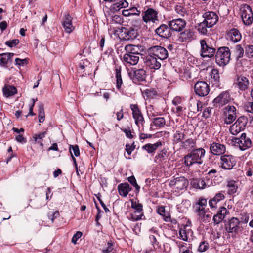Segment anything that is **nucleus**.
Returning a JSON list of instances; mask_svg holds the SVG:
<instances>
[{
    "label": "nucleus",
    "instance_id": "f257e3e1",
    "mask_svg": "<svg viewBox=\"0 0 253 253\" xmlns=\"http://www.w3.org/2000/svg\"><path fill=\"white\" fill-rule=\"evenodd\" d=\"M205 155V150L203 148L196 149L192 151L184 157V164L187 166H190L193 164H202V159Z\"/></svg>",
    "mask_w": 253,
    "mask_h": 253
},
{
    "label": "nucleus",
    "instance_id": "f03ea898",
    "mask_svg": "<svg viewBox=\"0 0 253 253\" xmlns=\"http://www.w3.org/2000/svg\"><path fill=\"white\" fill-rule=\"evenodd\" d=\"M230 51L228 47H222L219 48L215 55L216 63L220 66L227 65L230 60Z\"/></svg>",
    "mask_w": 253,
    "mask_h": 253
},
{
    "label": "nucleus",
    "instance_id": "7ed1b4c3",
    "mask_svg": "<svg viewBox=\"0 0 253 253\" xmlns=\"http://www.w3.org/2000/svg\"><path fill=\"white\" fill-rule=\"evenodd\" d=\"M240 14L243 23L250 25L253 22V13L250 5L247 4H242L240 8Z\"/></svg>",
    "mask_w": 253,
    "mask_h": 253
},
{
    "label": "nucleus",
    "instance_id": "20e7f679",
    "mask_svg": "<svg viewBox=\"0 0 253 253\" xmlns=\"http://www.w3.org/2000/svg\"><path fill=\"white\" fill-rule=\"evenodd\" d=\"M131 207L134 210L130 214V218L132 221H137L142 219L144 216L143 212V205L138 201L132 200L131 201Z\"/></svg>",
    "mask_w": 253,
    "mask_h": 253
},
{
    "label": "nucleus",
    "instance_id": "39448f33",
    "mask_svg": "<svg viewBox=\"0 0 253 253\" xmlns=\"http://www.w3.org/2000/svg\"><path fill=\"white\" fill-rule=\"evenodd\" d=\"M188 184V180L185 177L179 176L171 180L169 185L175 191H179L186 188Z\"/></svg>",
    "mask_w": 253,
    "mask_h": 253
},
{
    "label": "nucleus",
    "instance_id": "423d86ee",
    "mask_svg": "<svg viewBox=\"0 0 253 253\" xmlns=\"http://www.w3.org/2000/svg\"><path fill=\"white\" fill-rule=\"evenodd\" d=\"M247 122L248 119L247 117L241 116L238 118L235 123L233 124L230 128L231 133L236 135L240 132L244 130Z\"/></svg>",
    "mask_w": 253,
    "mask_h": 253
},
{
    "label": "nucleus",
    "instance_id": "0eeeda50",
    "mask_svg": "<svg viewBox=\"0 0 253 253\" xmlns=\"http://www.w3.org/2000/svg\"><path fill=\"white\" fill-rule=\"evenodd\" d=\"M224 121L226 124L233 123L237 117V110L235 107L231 105L226 106L224 109Z\"/></svg>",
    "mask_w": 253,
    "mask_h": 253
},
{
    "label": "nucleus",
    "instance_id": "6e6552de",
    "mask_svg": "<svg viewBox=\"0 0 253 253\" xmlns=\"http://www.w3.org/2000/svg\"><path fill=\"white\" fill-rule=\"evenodd\" d=\"M148 53L157 57L159 60L166 59L168 57V52L167 49L162 46H154L148 49Z\"/></svg>",
    "mask_w": 253,
    "mask_h": 253
},
{
    "label": "nucleus",
    "instance_id": "1a4fd4ad",
    "mask_svg": "<svg viewBox=\"0 0 253 253\" xmlns=\"http://www.w3.org/2000/svg\"><path fill=\"white\" fill-rule=\"evenodd\" d=\"M201 56L203 57H211L215 52V49L205 39L200 41Z\"/></svg>",
    "mask_w": 253,
    "mask_h": 253
},
{
    "label": "nucleus",
    "instance_id": "9d476101",
    "mask_svg": "<svg viewBox=\"0 0 253 253\" xmlns=\"http://www.w3.org/2000/svg\"><path fill=\"white\" fill-rule=\"evenodd\" d=\"M220 164L222 169H231L236 165V161L235 158L232 155H224L220 157Z\"/></svg>",
    "mask_w": 253,
    "mask_h": 253
},
{
    "label": "nucleus",
    "instance_id": "9b49d317",
    "mask_svg": "<svg viewBox=\"0 0 253 253\" xmlns=\"http://www.w3.org/2000/svg\"><path fill=\"white\" fill-rule=\"evenodd\" d=\"M130 108L132 112V117L135 120V123L138 126L140 125L143 126L144 123L143 116L137 104H131Z\"/></svg>",
    "mask_w": 253,
    "mask_h": 253
},
{
    "label": "nucleus",
    "instance_id": "f8f14e48",
    "mask_svg": "<svg viewBox=\"0 0 253 253\" xmlns=\"http://www.w3.org/2000/svg\"><path fill=\"white\" fill-rule=\"evenodd\" d=\"M104 2L111 3L112 4L108 10L113 12H116L121 8H126L128 6V3L126 0H103Z\"/></svg>",
    "mask_w": 253,
    "mask_h": 253
},
{
    "label": "nucleus",
    "instance_id": "ddd939ff",
    "mask_svg": "<svg viewBox=\"0 0 253 253\" xmlns=\"http://www.w3.org/2000/svg\"><path fill=\"white\" fill-rule=\"evenodd\" d=\"M230 99L229 93L227 91H223L214 98L213 103L214 106L221 107L228 104Z\"/></svg>",
    "mask_w": 253,
    "mask_h": 253
},
{
    "label": "nucleus",
    "instance_id": "4468645a",
    "mask_svg": "<svg viewBox=\"0 0 253 253\" xmlns=\"http://www.w3.org/2000/svg\"><path fill=\"white\" fill-rule=\"evenodd\" d=\"M158 12L154 9L148 8L142 13L143 20L146 23H155L158 21Z\"/></svg>",
    "mask_w": 253,
    "mask_h": 253
},
{
    "label": "nucleus",
    "instance_id": "2eb2a0df",
    "mask_svg": "<svg viewBox=\"0 0 253 253\" xmlns=\"http://www.w3.org/2000/svg\"><path fill=\"white\" fill-rule=\"evenodd\" d=\"M168 25L171 30L180 32L185 28L186 25V22L185 20L181 18L173 19L169 21Z\"/></svg>",
    "mask_w": 253,
    "mask_h": 253
},
{
    "label": "nucleus",
    "instance_id": "dca6fc26",
    "mask_svg": "<svg viewBox=\"0 0 253 253\" xmlns=\"http://www.w3.org/2000/svg\"><path fill=\"white\" fill-rule=\"evenodd\" d=\"M194 90L196 94L199 96H205L209 93L210 88L206 82L199 81L195 84Z\"/></svg>",
    "mask_w": 253,
    "mask_h": 253
},
{
    "label": "nucleus",
    "instance_id": "f3484780",
    "mask_svg": "<svg viewBox=\"0 0 253 253\" xmlns=\"http://www.w3.org/2000/svg\"><path fill=\"white\" fill-rule=\"evenodd\" d=\"M240 223V222L238 218L232 217L225 225V229L229 233H237L241 231Z\"/></svg>",
    "mask_w": 253,
    "mask_h": 253
},
{
    "label": "nucleus",
    "instance_id": "a211bd4d",
    "mask_svg": "<svg viewBox=\"0 0 253 253\" xmlns=\"http://www.w3.org/2000/svg\"><path fill=\"white\" fill-rule=\"evenodd\" d=\"M234 140L235 143L239 146L242 150H246L251 146V140L246 137V135L244 133L242 134L240 138H236Z\"/></svg>",
    "mask_w": 253,
    "mask_h": 253
},
{
    "label": "nucleus",
    "instance_id": "6ab92c4d",
    "mask_svg": "<svg viewBox=\"0 0 253 253\" xmlns=\"http://www.w3.org/2000/svg\"><path fill=\"white\" fill-rule=\"evenodd\" d=\"M160 61L158 58L148 53V54L146 56L145 63L150 69L157 70L161 67Z\"/></svg>",
    "mask_w": 253,
    "mask_h": 253
},
{
    "label": "nucleus",
    "instance_id": "aec40b11",
    "mask_svg": "<svg viewBox=\"0 0 253 253\" xmlns=\"http://www.w3.org/2000/svg\"><path fill=\"white\" fill-rule=\"evenodd\" d=\"M103 11L108 23L120 24L123 23V20L122 17L117 15H112V13H114L115 12L108 10L107 6L103 8Z\"/></svg>",
    "mask_w": 253,
    "mask_h": 253
},
{
    "label": "nucleus",
    "instance_id": "412c9836",
    "mask_svg": "<svg viewBox=\"0 0 253 253\" xmlns=\"http://www.w3.org/2000/svg\"><path fill=\"white\" fill-rule=\"evenodd\" d=\"M235 84L240 91H245L249 88L250 81L247 77L244 76H238Z\"/></svg>",
    "mask_w": 253,
    "mask_h": 253
},
{
    "label": "nucleus",
    "instance_id": "4be33fe9",
    "mask_svg": "<svg viewBox=\"0 0 253 253\" xmlns=\"http://www.w3.org/2000/svg\"><path fill=\"white\" fill-rule=\"evenodd\" d=\"M203 16L204 18V21L209 25V27H211V28L213 26L218 20L217 15L212 11L207 12L204 13Z\"/></svg>",
    "mask_w": 253,
    "mask_h": 253
},
{
    "label": "nucleus",
    "instance_id": "5701e85b",
    "mask_svg": "<svg viewBox=\"0 0 253 253\" xmlns=\"http://www.w3.org/2000/svg\"><path fill=\"white\" fill-rule=\"evenodd\" d=\"M72 19L69 14H66L64 15L62 20V25L65 32L68 34L71 33L75 29V27L72 23Z\"/></svg>",
    "mask_w": 253,
    "mask_h": 253
},
{
    "label": "nucleus",
    "instance_id": "b1692460",
    "mask_svg": "<svg viewBox=\"0 0 253 253\" xmlns=\"http://www.w3.org/2000/svg\"><path fill=\"white\" fill-rule=\"evenodd\" d=\"M130 77L134 83L142 82L145 80L146 71L143 69H138L129 73Z\"/></svg>",
    "mask_w": 253,
    "mask_h": 253
},
{
    "label": "nucleus",
    "instance_id": "393cba45",
    "mask_svg": "<svg viewBox=\"0 0 253 253\" xmlns=\"http://www.w3.org/2000/svg\"><path fill=\"white\" fill-rule=\"evenodd\" d=\"M229 213V212L226 208L224 207H220L216 214L213 217L214 224H218L220 223Z\"/></svg>",
    "mask_w": 253,
    "mask_h": 253
},
{
    "label": "nucleus",
    "instance_id": "a878e982",
    "mask_svg": "<svg viewBox=\"0 0 253 253\" xmlns=\"http://www.w3.org/2000/svg\"><path fill=\"white\" fill-rule=\"evenodd\" d=\"M210 151L213 155H220L225 152L226 148L223 144L213 142L211 144Z\"/></svg>",
    "mask_w": 253,
    "mask_h": 253
},
{
    "label": "nucleus",
    "instance_id": "bb28decb",
    "mask_svg": "<svg viewBox=\"0 0 253 253\" xmlns=\"http://www.w3.org/2000/svg\"><path fill=\"white\" fill-rule=\"evenodd\" d=\"M170 28L165 24H162L155 30L156 33L160 37L164 38H168L171 36Z\"/></svg>",
    "mask_w": 253,
    "mask_h": 253
},
{
    "label": "nucleus",
    "instance_id": "cd10ccee",
    "mask_svg": "<svg viewBox=\"0 0 253 253\" xmlns=\"http://www.w3.org/2000/svg\"><path fill=\"white\" fill-rule=\"evenodd\" d=\"M123 38L125 40H131L135 39L138 36L137 31L132 28L129 29H125L124 31H122Z\"/></svg>",
    "mask_w": 253,
    "mask_h": 253
},
{
    "label": "nucleus",
    "instance_id": "c85d7f7f",
    "mask_svg": "<svg viewBox=\"0 0 253 253\" xmlns=\"http://www.w3.org/2000/svg\"><path fill=\"white\" fill-rule=\"evenodd\" d=\"M228 38L234 42H237L241 39V34L237 29H232L227 32Z\"/></svg>",
    "mask_w": 253,
    "mask_h": 253
},
{
    "label": "nucleus",
    "instance_id": "c756f323",
    "mask_svg": "<svg viewBox=\"0 0 253 253\" xmlns=\"http://www.w3.org/2000/svg\"><path fill=\"white\" fill-rule=\"evenodd\" d=\"M139 57L137 55L125 54L123 56V61L127 64L135 65L138 62Z\"/></svg>",
    "mask_w": 253,
    "mask_h": 253
},
{
    "label": "nucleus",
    "instance_id": "7c9ffc66",
    "mask_svg": "<svg viewBox=\"0 0 253 253\" xmlns=\"http://www.w3.org/2000/svg\"><path fill=\"white\" fill-rule=\"evenodd\" d=\"M207 204V199L202 197L199 199L198 202L195 205V211L197 214L206 210Z\"/></svg>",
    "mask_w": 253,
    "mask_h": 253
},
{
    "label": "nucleus",
    "instance_id": "2f4dec72",
    "mask_svg": "<svg viewBox=\"0 0 253 253\" xmlns=\"http://www.w3.org/2000/svg\"><path fill=\"white\" fill-rule=\"evenodd\" d=\"M225 198V196L223 191L217 193L215 196L209 202V206L211 208H215L216 206L217 203L223 200Z\"/></svg>",
    "mask_w": 253,
    "mask_h": 253
},
{
    "label": "nucleus",
    "instance_id": "473e14b6",
    "mask_svg": "<svg viewBox=\"0 0 253 253\" xmlns=\"http://www.w3.org/2000/svg\"><path fill=\"white\" fill-rule=\"evenodd\" d=\"M162 145L161 141H158L154 144L148 143L142 146V149L146 150L148 153H152Z\"/></svg>",
    "mask_w": 253,
    "mask_h": 253
},
{
    "label": "nucleus",
    "instance_id": "72a5a7b5",
    "mask_svg": "<svg viewBox=\"0 0 253 253\" xmlns=\"http://www.w3.org/2000/svg\"><path fill=\"white\" fill-rule=\"evenodd\" d=\"M126 54L138 55L140 54V49L138 46L132 44H127L125 47Z\"/></svg>",
    "mask_w": 253,
    "mask_h": 253
},
{
    "label": "nucleus",
    "instance_id": "f704fd0d",
    "mask_svg": "<svg viewBox=\"0 0 253 253\" xmlns=\"http://www.w3.org/2000/svg\"><path fill=\"white\" fill-rule=\"evenodd\" d=\"M202 107V103L193 98H191L189 101V110L194 113L199 111V109Z\"/></svg>",
    "mask_w": 253,
    "mask_h": 253
},
{
    "label": "nucleus",
    "instance_id": "c9c22d12",
    "mask_svg": "<svg viewBox=\"0 0 253 253\" xmlns=\"http://www.w3.org/2000/svg\"><path fill=\"white\" fill-rule=\"evenodd\" d=\"M239 182L231 180L227 182L228 193L229 194L232 195L237 192L238 188Z\"/></svg>",
    "mask_w": 253,
    "mask_h": 253
},
{
    "label": "nucleus",
    "instance_id": "e433bc0d",
    "mask_svg": "<svg viewBox=\"0 0 253 253\" xmlns=\"http://www.w3.org/2000/svg\"><path fill=\"white\" fill-rule=\"evenodd\" d=\"M167 156V150L164 149L155 157V162L158 164H162L166 161Z\"/></svg>",
    "mask_w": 253,
    "mask_h": 253
},
{
    "label": "nucleus",
    "instance_id": "4c0bfd02",
    "mask_svg": "<svg viewBox=\"0 0 253 253\" xmlns=\"http://www.w3.org/2000/svg\"><path fill=\"white\" fill-rule=\"evenodd\" d=\"M131 188L127 183L121 184L118 186L119 193L120 195L126 197Z\"/></svg>",
    "mask_w": 253,
    "mask_h": 253
},
{
    "label": "nucleus",
    "instance_id": "58836bf2",
    "mask_svg": "<svg viewBox=\"0 0 253 253\" xmlns=\"http://www.w3.org/2000/svg\"><path fill=\"white\" fill-rule=\"evenodd\" d=\"M115 77L116 78V87L118 89L121 88L123 84L121 76V67L118 65L115 66Z\"/></svg>",
    "mask_w": 253,
    "mask_h": 253
},
{
    "label": "nucleus",
    "instance_id": "ea45409f",
    "mask_svg": "<svg viewBox=\"0 0 253 253\" xmlns=\"http://www.w3.org/2000/svg\"><path fill=\"white\" fill-rule=\"evenodd\" d=\"M4 95L8 97L14 95L17 93V89L14 86L9 85H5L2 89Z\"/></svg>",
    "mask_w": 253,
    "mask_h": 253
},
{
    "label": "nucleus",
    "instance_id": "a19ab883",
    "mask_svg": "<svg viewBox=\"0 0 253 253\" xmlns=\"http://www.w3.org/2000/svg\"><path fill=\"white\" fill-rule=\"evenodd\" d=\"M157 211L159 214H160V215H161L163 217V219L166 222H169L170 221V220H171L170 216L169 214L166 213L165 206H158L157 208Z\"/></svg>",
    "mask_w": 253,
    "mask_h": 253
},
{
    "label": "nucleus",
    "instance_id": "79ce46f5",
    "mask_svg": "<svg viewBox=\"0 0 253 253\" xmlns=\"http://www.w3.org/2000/svg\"><path fill=\"white\" fill-rule=\"evenodd\" d=\"M199 219L204 222H208L212 217V213L207 210L197 214Z\"/></svg>",
    "mask_w": 253,
    "mask_h": 253
},
{
    "label": "nucleus",
    "instance_id": "37998d69",
    "mask_svg": "<svg viewBox=\"0 0 253 253\" xmlns=\"http://www.w3.org/2000/svg\"><path fill=\"white\" fill-rule=\"evenodd\" d=\"M13 53H4L0 54V65L5 66L8 60L14 56Z\"/></svg>",
    "mask_w": 253,
    "mask_h": 253
},
{
    "label": "nucleus",
    "instance_id": "c03bdc74",
    "mask_svg": "<svg viewBox=\"0 0 253 253\" xmlns=\"http://www.w3.org/2000/svg\"><path fill=\"white\" fill-rule=\"evenodd\" d=\"M212 79L211 82H214V84L218 86L220 82V76L219 71L217 69L214 68L211 71V74Z\"/></svg>",
    "mask_w": 253,
    "mask_h": 253
},
{
    "label": "nucleus",
    "instance_id": "a18cd8bd",
    "mask_svg": "<svg viewBox=\"0 0 253 253\" xmlns=\"http://www.w3.org/2000/svg\"><path fill=\"white\" fill-rule=\"evenodd\" d=\"M211 28L209 25L204 21L200 23L197 26V30L202 35H206L208 33V29Z\"/></svg>",
    "mask_w": 253,
    "mask_h": 253
},
{
    "label": "nucleus",
    "instance_id": "49530a36",
    "mask_svg": "<svg viewBox=\"0 0 253 253\" xmlns=\"http://www.w3.org/2000/svg\"><path fill=\"white\" fill-rule=\"evenodd\" d=\"M195 145V140L192 138H190L183 142L181 144V147L184 149L189 150L194 148Z\"/></svg>",
    "mask_w": 253,
    "mask_h": 253
},
{
    "label": "nucleus",
    "instance_id": "de8ad7c7",
    "mask_svg": "<svg viewBox=\"0 0 253 253\" xmlns=\"http://www.w3.org/2000/svg\"><path fill=\"white\" fill-rule=\"evenodd\" d=\"M38 117L39 122L40 123H42L44 121L45 114L44 107L42 103H40L38 105Z\"/></svg>",
    "mask_w": 253,
    "mask_h": 253
},
{
    "label": "nucleus",
    "instance_id": "09e8293b",
    "mask_svg": "<svg viewBox=\"0 0 253 253\" xmlns=\"http://www.w3.org/2000/svg\"><path fill=\"white\" fill-rule=\"evenodd\" d=\"M47 132L46 131H44L43 132H41L38 134H35L33 137V139H34L35 141L37 142L38 143H39L40 145L43 147V145L42 142V141L40 140H42L43 138H44Z\"/></svg>",
    "mask_w": 253,
    "mask_h": 253
},
{
    "label": "nucleus",
    "instance_id": "8fccbe9b",
    "mask_svg": "<svg viewBox=\"0 0 253 253\" xmlns=\"http://www.w3.org/2000/svg\"><path fill=\"white\" fill-rule=\"evenodd\" d=\"M153 123L157 127H161L165 125V120L163 117H157L153 119Z\"/></svg>",
    "mask_w": 253,
    "mask_h": 253
},
{
    "label": "nucleus",
    "instance_id": "3c124183",
    "mask_svg": "<svg viewBox=\"0 0 253 253\" xmlns=\"http://www.w3.org/2000/svg\"><path fill=\"white\" fill-rule=\"evenodd\" d=\"M184 138V134L180 131H176L173 135V141L174 143H177L181 142Z\"/></svg>",
    "mask_w": 253,
    "mask_h": 253
},
{
    "label": "nucleus",
    "instance_id": "603ef678",
    "mask_svg": "<svg viewBox=\"0 0 253 253\" xmlns=\"http://www.w3.org/2000/svg\"><path fill=\"white\" fill-rule=\"evenodd\" d=\"M234 51L237 59L243 57L244 54V49L241 45L238 44L236 45L234 48Z\"/></svg>",
    "mask_w": 253,
    "mask_h": 253
},
{
    "label": "nucleus",
    "instance_id": "864d4df0",
    "mask_svg": "<svg viewBox=\"0 0 253 253\" xmlns=\"http://www.w3.org/2000/svg\"><path fill=\"white\" fill-rule=\"evenodd\" d=\"M186 227H187L184 226L183 228H181L179 230V235L180 237L184 241H187L188 240L187 234L189 232H187Z\"/></svg>",
    "mask_w": 253,
    "mask_h": 253
},
{
    "label": "nucleus",
    "instance_id": "5fc2aeb1",
    "mask_svg": "<svg viewBox=\"0 0 253 253\" xmlns=\"http://www.w3.org/2000/svg\"><path fill=\"white\" fill-rule=\"evenodd\" d=\"M69 150L71 155L73 154L72 152V151L75 156L78 157L80 156L79 148L77 145H70L69 147Z\"/></svg>",
    "mask_w": 253,
    "mask_h": 253
},
{
    "label": "nucleus",
    "instance_id": "6e6d98bb",
    "mask_svg": "<svg viewBox=\"0 0 253 253\" xmlns=\"http://www.w3.org/2000/svg\"><path fill=\"white\" fill-rule=\"evenodd\" d=\"M159 237V235H150L149 239L152 245L155 248L156 246L158 245L157 238Z\"/></svg>",
    "mask_w": 253,
    "mask_h": 253
},
{
    "label": "nucleus",
    "instance_id": "4d7b16f0",
    "mask_svg": "<svg viewBox=\"0 0 253 253\" xmlns=\"http://www.w3.org/2000/svg\"><path fill=\"white\" fill-rule=\"evenodd\" d=\"M186 246V244L185 243H183L179 245V248L180 253H192V252L190 251Z\"/></svg>",
    "mask_w": 253,
    "mask_h": 253
},
{
    "label": "nucleus",
    "instance_id": "13d9d810",
    "mask_svg": "<svg viewBox=\"0 0 253 253\" xmlns=\"http://www.w3.org/2000/svg\"><path fill=\"white\" fill-rule=\"evenodd\" d=\"M19 40L13 39L6 42L5 44L10 47H13L17 45L19 43Z\"/></svg>",
    "mask_w": 253,
    "mask_h": 253
},
{
    "label": "nucleus",
    "instance_id": "bf43d9fd",
    "mask_svg": "<svg viewBox=\"0 0 253 253\" xmlns=\"http://www.w3.org/2000/svg\"><path fill=\"white\" fill-rule=\"evenodd\" d=\"M209 248V244L207 242L204 241L200 243L198 250L200 252H203L206 251Z\"/></svg>",
    "mask_w": 253,
    "mask_h": 253
},
{
    "label": "nucleus",
    "instance_id": "052dcab7",
    "mask_svg": "<svg viewBox=\"0 0 253 253\" xmlns=\"http://www.w3.org/2000/svg\"><path fill=\"white\" fill-rule=\"evenodd\" d=\"M175 11L176 13L182 16L186 14L185 9L181 6L177 5L175 8Z\"/></svg>",
    "mask_w": 253,
    "mask_h": 253
},
{
    "label": "nucleus",
    "instance_id": "680f3d73",
    "mask_svg": "<svg viewBox=\"0 0 253 253\" xmlns=\"http://www.w3.org/2000/svg\"><path fill=\"white\" fill-rule=\"evenodd\" d=\"M15 61V64L19 66H23L24 65L27 64L28 63V59L27 58L21 59L18 58H16Z\"/></svg>",
    "mask_w": 253,
    "mask_h": 253
},
{
    "label": "nucleus",
    "instance_id": "e2e57ef3",
    "mask_svg": "<svg viewBox=\"0 0 253 253\" xmlns=\"http://www.w3.org/2000/svg\"><path fill=\"white\" fill-rule=\"evenodd\" d=\"M128 181L135 187L136 190H139L140 186L137 184L136 180L134 176H130L128 178Z\"/></svg>",
    "mask_w": 253,
    "mask_h": 253
},
{
    "label": "nucleus",
    "instance_id": "0e129e2a",
    "mask_svg": "<svg viewBox=\"0 0 253 253\" xmlns=\"http://www.w3.org/2000/svg\"><path fill=\"white\" fill-rule=\"evenodd\" d=\"M181 37L186 40H189L191 38L193 35L192 32L190 31H186L181 33Z\"/></svg>",
    "mask_w": 253,
    "mask_h": 253
},
{
    "label": "nucleus",
    "instance_id": "69168bd1",
    "mask_svg": "<svg viewBox=\"0 0 253 253\" xmlns=\"http://www.w3.org/2000/svg\"><path fill=\"white\" fill-rule=\"evenodd\" d=\"M82 236V233L80 231H77L75 234L74 235L72 238V242L74 244L77 243V240L80 238Z\"/></svg>",
    "mask_w": 253,
    "mask_h": 253
},
{
    "label": "nucleus",
    "instance_id": "338daca9",
    "mask_svg": "<svg viewBox=\"0 0 253 253\" xmlns=\"http://www.w3.org/2000/svg\"><path fill=\"white\" fill-rule=\"evenodd\" d=\"M244 107L247 112L253 113V101L247 102Z\"/></svg>",
    "mask_w": 253,
    "mask_h": 253
},
{
    "label": "nucleus",
    "instance_id": "774afa93",
    "mask_svg": "<svg viewBox=\"0 0 253 253\" xmlns=\"http://www.w3.org/2000/svg\"><path fill=\"white\" fill-rule=\"evenodd\" d=\"M246 53L249 57H253V45L246 48Z\"/></svg>",
    "mask_w": 253,
    "mask_h": 253
}]
</instances>
